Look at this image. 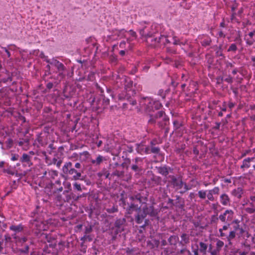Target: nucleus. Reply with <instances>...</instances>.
Wrapping results in <instances>:
<instances>
[{
  "label": "nucleus",
  "instance_id": "53",
  "mask_svg": "<svg viewBox=\"0 0 255 255\" xmlns=\"http://www.w3.org/2000/svg\"><path fill=\"white\" fill-rule=\"evenodd\" d=\"M28 250H29L28 246H26L24 247V249L22 251V252H23L24 253H25V254H27L28 253Z\"/></svg>",
  "mask_w": 255,
  "mask_h": 255
},
{
  "label": "nucleus",
  "instance_id": "63",
  "mask_svg": "<svg viewBox=\"0 0 255 255\" xmlns=\"http://www.w3.org/2000/svg\"><path fill=\"white\" fill-rule=\"evenodd\" d=\"M21 242H22L23 243H24L26 241H27V238H25V237H24V238H22L21 239Z\"/></svg>",
  "mask_w": 255,
  "mask_h": 255
},
{
  "label": "nucleus",
  "instance_id": "23",
  "mask_svg": "<svg viewBox=\"0 0 255 255\" xmlns=\"http://www.w3.org/2000/svg\"><path fill=\"white\" fill-rule=\"evenodd\" d=\"M173 44L174 45H179L180 46L185 45L187 41L186 39H179L176 36L173 37Z\"/></svg>",
  "mask_w": 255,
  "mask_h": 255
},
{
  "label": "nucleus",
  "instance_id": "29",
  "mask_svg": "<svg viewBox=\"0 0 255 255\" xmlns=\"http://www.w3.org/2000/svg\"><path fill=\"white\" fill-rule=\"evenodd\" d=\"M48 175L50 178L54 179L55 177L57 176L58 172L55 170H49L48 171H45L44 173V176Z\"/></svg>",
  "mask_w": 255,
  "mask_h": 255
},
{
  "label": "nucleus",
  "instance_id": "20",
  "mask_svg": "<svg viewBox=\"0 0 255 255\" xmlns=\"http://www.w3.org/2000/svg\"><path fill=\"white\" fill-rule=\"evenodd\" d=\"M212 40L211 38L207 35H203L201 37V43L203 46H207L210 45Z\"/></svg>",
  "mask_w": 255,
  "mask_h": 255
},
{
  "label": "nucleus",
  "instance_id": "42",
  "mask_svg": "<svg viewBox=\"0 0 255 255\" xmlns=\"http://www.w3.org/2000/svg\"><path fill=\"white\" fill-rule=\"evenodd\" d=\"M42 58H43L44 61H45L48 64H49L51 65H52V62H53V58L51 59H49L48 57L46 56H43V57H42Z\"/></svg>",
  "mask_w": 255,
  "mask_h": 255
},
{
  "label": "nucleus",
  "instance_id": "26",
  "mask_svg": "<svg viewBox=\"0 0 255 255\" xmlns=\"http://www.w3.org/2000/svg\"><path fill=\"white\" fill-rule=\"evenodd\" d=\"M23 227L21 224L18 225H11L9 227V229L13 231L15 233H17L21 232L23 230Z\"/></svg>",
  "mask_w": 255,
  "mask_h": 255
},
{
  "label": "nucleus",
  "instance_id": "11",
  "mask_svg": "<svg viewBox=\"0 0 255 255\" xmlns=\"http://www.w3.org/2000/svg\"><path fill=\"white\" fill-rule=\"evenodd\" d=\"M143 159L137 157L132 160L130 168L132 170L135 172H139L142 169Z\"/></svg>",
  "mask_w": 255,
  "mask_h": 255
},
{
  "label": "nucleus",
  "instance_id": "14",
  "mask_svg": "<svg viewBox=\"0 0 255 255\" xmlns=\"http://www.w3.org/2000/svg\"><path fill=\"white\" fill-rule=\"evenodd\" d=\"M220 192V188L218 187H215L212 189L207 190V198L209 201H213L215 200L214 195H218Z\"/></svg>",
  "mask_w": 255,
  "mask_h": 255
},
{
  "label": "nucleus",
  "instance_id": "43",
  "mask_svg": "<svg viewBox=\"0 0 255 255\" xmlns=\"http://www.w3.org/2000/svg\"><path fill=\"white\" fill-rule=\"evenodd\" d=\"M73 186L74 189L77 190L78 191H81L82 189L81 187V185L80 184H78L77 183H75L73 184Z\"/></svg>",
  "mask_w": 255,
  "mask_h": 255
},
{
  "label": "nucleus",
  "instance_id": "18",
  "mask_svg": "<svg viewBox=\"0 0 255 255\" xmlns=\"http://www.w3.org/2000/svg\"><path fill=\"white\" fill-rule=\"evenodd\" d=\"M153 33L154 32L149 31V28L147 26H144L143 28L139 30V33L142 37H150Z\"/></svg>",
  "mask_w": 255,
  "mask_h": 255
},
{
  "label": "nucleus",
  "instance_id": "2",
  "mask_svg": "<svg viewBox=\"0 0 255 255\" xmlns=\"http://www.w3.org/2000/svg\"><path fill=\"white\" fill-rule=\"evenodd\" d=\"M74 167L75 168L72 167V162H67L63 166L62 170L65 174L73 175V180H77L80 179L83 170L82 169L81 164L79 162L76 163Z\"/></svg>",
  "mask_w": 255,
  "mask_h": 255
},
{
  "label": "nucleus",
  "instance_id": "5",
  "mask_svg": "<svg viewBox=\"0 0 255 255\" xmlns=\"http://www.w3.org/2000/svg\"><path fill=\"white\" fill-rule=\"evenodd\" d=\"M145 105V110L147 112H154L159 110L162 106L161 104L158 101L150 98H146L144 99Z\"/></svg>",
  "mask_w": 255,
  "mask_h": 255
},
{
  "label": "nucleus",
  "instance_id": "49",
  "mask_svg": "<svg viewBox=\"0 0 255 255\" xmlns=\"http://www.w3.org/2000/svg\"><path fill=\"white\" fill-rule=\"evenodd\" d=\"M219 252H220L219 250H218V249H216V250H214L213 251H211L210 253H211V255H217V254L219 253Z\"/></svg>",
  "mask_w": 255,
  "mask_h": 255
},
{
  "label": "nucleus",
  "instance_id": "47",
  "mask_svg": "<svg viewBox=\"0 0 255 255\" xmlns=\"http://www.w3.org/2000/svg\"><path fill=\"white\" fill-rule=\"evenodd\" d=\"M144 153L146 154H148L150 152V151H151V149L149 146L145 147L144 146Z\"/></svg>",
  "mask_w": 255,
  "mask_h": 255
},
{
  "label": "nucleus",
  "instance_id": "25",
  "mask_svg": "<svg viewBox=\"0 0 255 255\" xmlns=\"http://www.w3.org/2000/svg\"><path fill=\"white\" fill-rule=\"evenodd\" d=\"M154 40L157 43H161L163 44L169 43V40L164 35H160L159 37L154 38Z\"/></svg>",
  "mask_w": 255,
  "mask_h": 255
},
{
  "label": "nucleus",
  "instance_id": "12",
  "mask_svg": "<svg viewBox=\"0 0 255 255\" xmlns=\"http://www.w3.org/2000/svg\"><path fill=\"white\" fill-rule=\"evenodd\" d=\"M49 138L48 132L46 130H44L37 136L36 140L37 141L40 145L44 146L48 143Z\"/></svg>",
  "mask_w": 255,
  "mask_h": 255
},
{
  "label": "nucleus",
  "instance_id": "31",
  "mask_svg": "<svg viewBox=\"0 0 255 255\" xmlns=\"http://www.w3.org/2000/svg\"><path fill=\"white\" fill-rule=\"evenodd\" d=\"M178 240V237L176 236H171L168 239V242L171 245H175Z\"/></svg>",
  "mask_w": 255,
  "mask_h": 255
},
{
  "label": "nucleus",
  "instance_id": "33",
  "mask_svg": "<svg viewBox=\"0 0 255 255\" xmlns=\"http://www.w3.org/2000/svg\"><path fill=\"white\" fill-rule=\"evenodd\" d=\"M119 47L122 49H125V50H128V43L127 41L123 40L119 44Z\"/></svg>",
  "mask_w": 255,
  "mask_h": 255
},
{
  "label": "nucleus",
  "instance_id": "19",
  "mask_svg": "<svg viewBox=\"0 0 255 255\" xmlns=\"http://www.w3.org/2000/svg\"><path fill=\"white\" fill-rule=\"evenodd\" d=\"M144 211H145L146 215H149L150 216L154 217L156 215L157 212L154 210V207L152 206L147 207L145 206L142 208Z\"/></svg>",
  "mask_w": 255,
  "mask_h": 255
},
{
  "label": "nucleus",
  "instance_id": "24",
  "mask_svg": "<svg viewBox=\"0 0 255 255\" xmlns=\"http://www.w3.org/2000/svg\"><path fill=\"white\" fill-rule=\"evenodd\" d=\"M230 224L228 223L227 224L224 225L222 228L219 229V232L220 233V236L221 237H225L227 239V236L228 235L226 234L224 232V231L228 230L230 228Z\"/></svg>",
  "mask_w": 255,
  "mask_h": 255
},
{
  "label": "nucleus",
  "instance_id": "27",
  "mask_svg": "<svg viewBox=\"0 0 255 255\" xmlns=\"http://www.w3.org/2000/svg\"><path fill=\"white\" fill-rule=\"evenodd\" d=\"M172 180V183L174 186L179 187L180 188L182 187V182L180 180L177 179L174 176H169Z\"/></svg>",
  "mask_w": 255,
  "mask_h": 255
},
{
  "label": "nucleus",
  "instance_id": "57",
  "mask_svg": "<svg viewBox=\"0 0 255 255\" xmlns=\"http://www.w3.org/2000/svg\"><path fill=\"white\" fill-rule=\"evenodd\" d=\"M221 124L220 123H216V126L214 128L215 129H219L220 127Z\"/></svg>",
  "mask_w": 255,
  "mask_h": 255
},
{
  "label": "nucleus",
  "instance_id": "46",
  "mask_svg": "<svg viewBox=\"0 0 255 255\" xmlns=\"http://www.w3.org/2000/svg\"><path fill=\"white\" fill-rule=\"evenodd\" d=\"M224 80L228 83H232L233 82V79L231 76L227 77Z\"/></svg>",
  "mask_w": 255,
  "mask_h": 255
},
{
  "label": "nucleus",
  "instance_id": "37",
  "mask_svg": "<svg viewBox=\"0 0 255 255\" xmlns=\"http://www.w3.org/2000/svg\"><path fill=\"white\" fill-rule=\"evenodd\" d=\"M144 145H138L137 147V151L140 154H142L144 153Z\"/></svg>",
  "mask_w": 255,
  "mask_h": 255
},
{
  "label": "nucleus",
  "instance_id": "30",
  "mask_svg": "<svg viewBox=\"0 0 255 255\" xmlns=\"http://www.w3.org/2000/svg\"><path fill=\"white\" fill-rule=\"evenodd\" d=\"M198 195L199 197L202 199L204 200L206 199V196H207V190H199L198 192Z\"/></svg>",
  "mask_w": 255,
  "mask_h": 255
},
{
  "label": "nucleus",
  "instance_id": "51",
  "mask_svg": "<svg viewBox=\"0 0 255 255\" xmlns=\"http://www.w3.org/2000/svg\"><path fill=\"white\" fill-rule=\"evenodd\" d=\"M53 84L51 82H48L47 85H46V87L47 89H51V88H52L53 87Z\"/></svg>",
  "mask_w": 255,
  "mask_h": 255
},
{
  "label": "nucleus",
  "instance_id": "17",
  "mask_svg": "<svg viewBox=\"0 0 255 255\" xmlns=\"http://www.w3.org/2000/svg\"><path fill=\"white\" fill-rule=\"evenodd\" d=\"M157 172L163 176H166L172 169L168 166H164L157 168Z\"/></svg>",
  "mask_w": 255,
  "mask_h": 255
},
{
  "label": "nucleus",
  "instance_id": "60",
  "mask_svg": "<svg viewBox=\"0 0 255 255\" xmlns=\"http://www.w3.org/2000/svg\"><path fill=\"white\" fill-rule=\"evenodd\" d=\"M226 66H227V67H233V64L232 63H231V62H227L226 63Z\"/></svg>",
  "mask_w": 255,
  "mask_h": 255
},
{
  "label": "nucleus",
  "instance_id": "3",
  "mask_svg": "<svg viewBox=\"0 0 255 255\" xmlns=\"http://www.w3.org/2000/svg\"><path fill=\"white\" fill-rule=\"evenodd\" d=\"M169 119L164 115V113L162 111H159L154 115H150V118L148 120V123L154 124L157 123L159 127L163 128L168 123Z\"/></svg>",
  "mask_w": 255,
  "mask_h": 255
},
{
  "label": "nucleus",
  "instance_id": "54",
  "mask_svg": "<svg viewBox=\"0 0 255 255\" xmlns=\"http://www.w3.org/2000/svg\"><path fill=\"white\" fill-rule=\"evenodd\" d=\"M149 68V66L147 65L143 66L142 67V70L144 72H147Z\"/></svg>",
  "mask_w": 255,
  "mask_h": 255
},
{
  "label": "nucleus",
  "instance_id": "56",
  "mask_svg": "<svg viewBox=\"0 0 255 255\" xmlns=\"http://www.w3.org/2000/svg\"><path fill=\"white\" fill-rule=\"evenodd\" d=\"M218 35L220 37H225V34H224V33L222 31H220L218 32Z\"/></svg>",
  "mask_w": 255,
  "mask_h": 255
},
{
  "label": "nucleus",
  "instance_id": "22",
  "mask_svg": "<svg viewBox=\"0 0 255 255\" xmlns=\"http://www.w3.org/2000/svg\"><path fill=\"white\" fill-rule=\"evenodd\" d=\"M255 157H248L245 159L243 161V164L241 166V168H248L250 167V162L254 161Z\"/></svg>",
  "mask_w": 255,
  "mask_h": 255
},
{
  "label": "nucleus",
  "instance_id": "21",
  "mask_svg": "<svg viewBox=\"0 0 255 255\" xmlns=\"http://www.w3.org/2000/svg\"><path fill=\"white\" fill-rule=\"evenodd\" d=\"M105 160H106V159L105 157L99 155L95 159H92L91 162L94 166H98Z\"/></svg>",
  "mask_w": 255,
  "mask_h": 255
},
{
  "label": "nucleus",
  "instance_id": "45",
  "mask_svg": "<svg viewBox=\"0 0 255 255\" xmlns=\"http://www.w3.org/2000/svg\"><path fill=\"white\" fill-rule=\"evenodd\" d=\"M232 225H241V221L238 219L233 220L231 223Z\"/></svg>",
  "mask_w": 255,
  "mask_h": 255
},
{
  "label": "nucleus",
  "instance_id": "13",
  "mask_svg": "<svg viewBox=\"0 0 255 255\" xmlns=\"http://www.w3.org/2000/svg\"><path fill=\"white\" fill-rule=\"evenodd\" d=\"M248 206L245 208V211L249 213H255V196H251L248 202L246 203Z\"/></svg>",
  "mask_w": 255,
  "mask_h": 255
},
{
  "label": "nucleus",
  "instance_id": "40",
  "mask_svg": "<svg viewBox=\"0 0 255 255\" xmlns=\"http://www.w3.org/2000/svg\"><path fill=\"white\" fill-rule=\"evenodd\" d=\"M19 156L17 154H11L10 159L12 161H16L19 159Z\"/></svg>",
  "mask_w": 255,
  "mask_h": 255
},
{
  "label": "nucleus",
  "instance_id": "32",
  "mask_svg": "<svg viewBox=\"0 0 255 255\" xmlns=\"http://www.w3.org/2000/svg\"><path fill=\"white\" fill-rule=\"evenodd\" d=\"M181 242L184 244H187L189 242V236L186 234H183L181 236Z\"/></svg>",
  "mask_w": 255,
  "mask_h": 255
},
{
  "label": "nucleus",
  "instance_id": "55",
  "mask_svg": "<svg viewBox=\"0 0 255 255\" xmlns=\"http://www.w3.org/2000/svg\"><path fill=\"white\" fill-rule=\"evenodd\" d=\"M128 50H122L119 52V53L121 56H123L125 55L126 51H128Z\"/></svg>",
  "mask_w": 255,
  "mask_h": 255
},
{
  "label": "nucleus",
  "instance_id": "36",
  "mask_svg": "<svg viewBox=\"0 0 255 255\" xmlns=\"http://www.w3.org/2000/svg\"><path fill=\"white\" fill-rule=\"evenodd\" d=\"M173 124L175 129L179 128L181 126L180 122L177 120L174 121Z\"/></svg>",
  "mask_w": 255,
  "mask_h": 255
},
{
  "label": "nucleus",
  "instance_id": "16",
  "mask_svg": "<svg viewBox=\"0 0 255 255\" xmlns=\"http://www.w3.org/2000/svg\"><path fill=\"white\" fill-rule=\"evenodd\" d=\"M220 202L223 206H229L231 205V200L228 195L223 193L220 196Z\"/></svg>",
  "mask_w": 255,
  "mask_h": 255
},
{
  "label": "nucleus",
  "instance_id": "9",
  "mask_svg": "<svg viewBox=\"0 0 255 255\" xmlns=\"http://www.w3.org/2000/svg\"><path fill=\"white\" fill-rule=\"evenodd\" d=\"M234 216V212L231 209H227L219 216V219L223 223L229 222L232 221Z\"/></svg>",
  "mask_w": 255,
  "mask_h": 255
},
{
  "label": "nucleus",
  "instance_id": "58",
  "mask_svg": "<svg viewBox=\"0 0 255 255\" xmlns=\"http://www.w3.org/2000/svg\"><path fill=\"white\" fill-rule=\"evenodd\" d=\"M249 35L252 38L254 35H255V30H254L253 31L250 32L249 33Z\"/></svg>",
  "mask_w": 255,
  "mask_h": 255
},
{
  "label": "nucleus",
  "instance_id": "44",
  "mask_svg": "<svg viewBox=\"0 0 255 255\" xmlns=\"http://www.w3.org/2000/svg\"><path fill=\"white\" fill-rule=\"evenodd\" d=\"M255 40L254 39H246V43L249 46H251L253 44V43L255 42Z\"/></svg>",
  "mask_w": 255,
  "mask_h": 255
},
{
  "label": "nucleus",
  "instance_id": "35",
  "mask_svg": "<svg viewBox=\"0 0 255 255\" xmlns=\"http://www.w3.org/2000/svg\"><path fill=\"white\" fill-rule=\"evenodd\" d=\"M237 49V47L235 43L232 44L228 49V51H234L235 52Z\"/></svg>",
  "mask_w": 255,
  "mask_h": 255
},
{
  "label": "nucleus",
  "instance_id": "34",
  "mask_svg": "<svg viewBox=\"0 0 255 255\" xmlns=\"http://www.w3.org/2000/svg\"><path fill=\"white\" fill-rule=\"evenodd\" d=\"M224 242L221 240H217L216 243V248L217 249L220 251L221 249L224 246Z\"/></svg>",
  "mask_w": 255,
  "mask_h": 255
},
{
  "label": "nucleus",
  "instance_id": "50",
  "mask_svg": "<svg viewBox=\"0 0 255 255\" xmlns=\"http://www.w3.org/2000/svg\"><path fill=\"white\" fill-rule=\"evenodd\" d=\"M166 51L169 53H175V50L170 48V47H167Z\"/></svg>",
  "mask_w": 255,
  "mask_h": 255
},
{
  "label": "nucleus",
  "instance_id": "7",
  "mask_svg": "<svg viewBox=\"0 0 255 255\" xmlns=\"http://www.w3.org/2000/svg\"><path fill=\"white\" fill-rule=\"evenodd\" d=\"M30 224V227L32 230H36L39 232L46 230L48 228V225L41 219L31 220Z\"/></svg>",
  "mask_w": 255,
  "mask_h": 255
},
{
  "label": "nucleus",
  "instance_id": "10",
  "mask_svg": "<svg viewBox=\"0 0 255 255\" xmlns=\"http://www.w3.org/2000/svg\"><path fill=\"white\" fill-rule=\"evenodd\" d=\"M127 36L125 37L127 39V42L128 43V49L131 50L133 47L134 43L133 41L137 38V35L135 31L132 30H130L128 31H127Z\"/></svg>",
  "mask_w": 255,
  "mask_h": 255
},
{
  "label": "nucleus",
  "instance_id": "15",
  "mask_svg": "<svg viewBox=\"0 0 255 255\" xmlns=\"http://www.w3.org/2000/svg\"><path fill=\"white\" fill-rule=\"evenodd\" d=\"M31 158L32 157L29 154L24 153L19 160L23 165H27L29 167L32 165Z\"/></svg>",
  "mask_w": 255,
  "mask_h": 255
},
{
  "label": "nucleus",
  "instance_id": "4",
  "mask_svg": "<svg viewBox=\"0 0 255 255\" xmlns=\"http://www.w3.org/2000/svg\"><path fill=\"white\" fill-rule=\"evenodd\" d=\"M245 232V230L242 225H232V229L230 231L228 236H227V239L228 241L230 242L236 236L239 238L242 237Z\"/></svg>",
  "mask_w": 255,
  "mask_h": 255
},
{
  "label": "nucleus",
  "instance_id": "62",
  "mask_svg": "<svg viewBox=\"0 0 255 255\" xmlns=\"http://www.w3.org/2000/svg\"><path fill=\"white\" fill-rule=\"evenodd\" d=\"M61 163H62V161L61 160L58 161L56 163L57 166L60 167Z\"/></svg>",
  "mask_w": 255,
  "mask_h": 255
},
{
  "label": "nucleus",
  "instance_id": "39",
  "mask_svg": "<svg viewBox=\"0 0 255 255\" xmlns=\"http://www.w3.org/2000/svg\"><path fill=\"white\" fill-rule=\"evenodd\" d=\"M160 151V148L158 147L151 146V152L153 153H158Z\"/></svg>",
  "mask_w": 255,
  "mask_h": 255
},
{
  "label": "nucleus",
  "instance_id": "64",
  "mask_svg": "<svg viewBox=\"0 0 255 255\" xmlns=\"http://www.w3.org/2000/svg\"><path fill=\"white\" fill-rule=\"evenodd\" d=\"M248 255H255V252H251Z\"/></svg>",
  "mask_w": 255,
  "mask_h": 255
},
{
  "label": "nucleus",
  "instance_id": "8",
  "mask_svg": "<svg viewBox=\"0 0 255 255\" xmlns=\"http://www.w3.org/2000/svg\"><path fill=\"white\" fill-rule=\"evenodd\" d=\"M127 31L125 29H115L112 31L111 34L108 35V40H117L127 36Z\"/></svg>",
  "mask_w": 255,
  "mask_h": 255
},
{
  "label": "nucleus",
  "instance_id": "61",
  "mask_svg": "<svg viewBox=\"0 0 255 255\" xmlns=\"http://www.w3.org/2000/svg\"><path fill=\"white\" fill-rule=\"evenodd\" d=\"M4 163H5L4 161H0V169L2 168L3 167Z\"/></svg>",
  "mask_w": 255,
  "mask_h": 255
},
{
  "label": "nucleus",
  "instance_id": "1",
  "mask_svg": "<svg viewBox=\"0 0 255 255\" xmlns=\"http://www.w3.org/2000/svg\"><path fill=\"white\" fill-rule=\"evenodd\" d=\"M130 199L133 202L131 203L129 206V210L132 209L137 210V215L135 216V222L137 224L141 223L144 218L146 217V215L145 211H144L143 209H141L138 207V205L135 204L136 201H138L140 203H144L146 199L142 197L140 194H137L134 196H131Z\"/></svg>",
  "mask_w": 255,
  "mask_h": 255
},
{
  "label": "nucleus",
  "instance_id": "28",
  "mask_svg": "<svg viewBox=\"0 0 255 255\" xmlns=\"http://www.w3.org/2000/svg\"><path fill=\"white\" fill-rule=\"evenodd\" d=\"M199 251L201 253H202L203 255H206L207 253V250L208 248V246L206 244L203 242L199 243Z\"/></svg>",
  "mask_w": 255,
  "mask_h": 255
},
{
  "label": "nucleus",
  "instance_id": "48",
  "mask_svg": "<svg viewBox=\"0 0 255 255\" xmlns=\"http://www.w3.org/2000/svg\"><path fill=\"white\" fill-rule=\"evenodd\" d=\"M50 64H48L46 66V68L47 69V70L46 71V74L47 75H50L51 74V72H50Z\"/></svg>",
  "mask_w": 255,
  "mask_h": 255
},
{
  "label": "nucleus",
  "instance_id": "59",
  "mask_svg": "<svg viewBox=\"0 0 255 255\" xmlns=\"http://www.w3.org/2000/svg\"><path fill=\"white\" fill-rule=\"evenodd\" d=\"M228 106L230 109H232L235 106V104L233 103L230 102V103H229Z\"/></svg>",
  "mask_w": 255,
  "mask_h": 255
},
{
  "label": "nucleus",
  "instance_id": "38",
  "mask_svg": "<svg viewBox=\"0 0 255 255\" xmlns=\"http://www.w3.org/2000/svg\"><path fill=\"white\" fill-rule=\"evenodd\" d=\"M113 174L118 177H121L124 175V172L122 171L116 170L113 173Z\"/></svg>",
  "mask_w": 255,
  "mask_h": 255
},
{
  "label": "nucleus",
  "instance_id": "6",
  "mask_svg": "<svg viewBox=\"0 0 255 255\" xmlns=\"http://www.w3.org/2000/svg\"><path fill=\"white\" fill-rule=\"evenodd\" d=\"M51 65L56 68L58 72L57 80L59 82L61 81L65 77V72L66 70L65 66L63 63L54 58H53V62Z\"/></svg>",
  "mask_w": 255,
  "mask_h": 255
},
{
  "label": "nucleus",
  "instance_id": "41",
  "mask_svg": "<svg viewBox=\"0 0 255 255\" xmlns=\"http://www.w3.org/2000/svg\"><path fill=\"white\" fill-rule=\"evenodd\" d=\"M192 248V251L194 253V255H199L198 254V246H196V247H194L193 246L191 247Z\"/></svg>",
  "mask_w": 255,
  "mask_h": 255
},
{
  "label": "nucleus",
  "instance_id": "52",
  "mask_svg": "<svg viewBox=\"0 0 255 255\" xmlns=\"http://www.w3.org/2000/svg\"><path fill=\"white\" fill-rule=\"evenodd\" d=\"M1 48L3 49L4 51L6 53V54L7 55V57L9 58L10 57V52L8 51V50L5 48V47H1Z\"/></svg>",
  "mask_w": 255,
  "mask_h": 255
}]
</instances>
